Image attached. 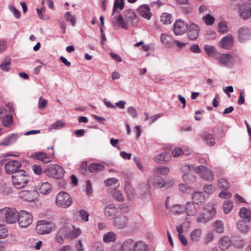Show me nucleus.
<instances>
[{"mask_svg": "<svg viewBox=\"0 0 251 251\" xmlns=\"http://www.w3.org/2000/svg\"><path fill=\"white\" fill-rule=\"evenodd\" d=\"M29 180V176L24 170H19L12 176V182L13 185L18 189L25 187Z\"/></svg>", "mask_w": 251, "mask_h": 251, "instance_id": "obj_1", "label": "nucleus"}, {"mask_svg": "<svg viewBox=\"0 0 251 251\" xmlns=\"http://www.w3.org/2000/svg\"><path fill=\"white\" fill-rule=\"evenodd\" d=\"M121 249L122 251H148L147 247L143 242H135L130 239L122 244Z\"/></svg>", "mask_w": 251, "mask_h": 251, "instance_id": "obj_2", "label": "nucleus"}, {"mask_svg": "<svg viewBox=\"0 0 251 251\" xmlns=\"http://www.w3.org/2000/svg\"><path fill=\"white\" fill-rule=\"evenodd\" d=\"M19 213L15 208L5 207L0 210V220H5L8 224L15 223Z\"/></svg>", "mask_w": 251, "mask_h": 251, "instance_id": "obj_3", "label": "nucleus"}, {"mask_svg": "<svg viewBox=\"0 0 251 251\" xmlns=\"http://www.w3.org/2000/svg\"><path fill=\"white\" fill-rule=\"evenodd\" d=\"M55 229L54 223L47 220L38 221L36 224V230L41 235L49 234Z\"/></svg>", "mask_w": 251, "mask_h": 251, "instance_id": "obj_4", "label": "nucleus"}, {"mask_svg": "<svg viewBox=\"0 0 251 251\" xmlns=\"http://www.w3.org/2000/svg\"><path fill=\"white\" fill-rule=\"evenodd\" d=\"M188 168L190 171H194L196 173L201 174V177L204 180L210 181L213 179L214 176L212 172L204 166H196L195 165H189Z\"/></svg>", "mask_w": 251, "mask_h": 251, "instance_id": "obj_5", "label": "nucleus"}, {"mask_svg": "<svg viewBox=\"0 0 251 251\" xmlns=\"http://www.w3.org/2000/svg\"><path fill=\"white\" fill-rule=\"evenodd\" d=\"M55 203L59 207L67 208L72 205L73 200L67 193L61 192L56 197Z\"/></svg>", "mask_w": 251, "mask_h": 251, "instance_id": "obj_6", "label": "nucleus"}, {"mask_svg": "<svg viewBox=\"0 0 251 251\" xmlns=\"http://www.w3.org/2000/svg\"><path fill=\"white\" fill-rule=\"evenodd\" d=\"M45 173L49 177L59 179L63 177L64 170L58 165L51 164L46 169Z\"/></svg>", "mask_w": 251, "mask_h": 251, "instance_id": "obj_7", "label": "nucleus"}, {"mask_svg": "<svg viewBox=\"0 0 251 251\" xmlns=\"http://www.w3.org/2000/svg\"><path fill=\"white\" fill-rule=\"evenodd\" d=\"M17 221L20 226L27 227L32 223L33 217L29 212L23 210L19 214Z\"/></svg>", "mask_w": 251, "mask_h": 251, "instance_id": "obj_8", "label": "nucleus"}, {"mask_svg": "<svg viewBox=\"0 0 251 251\" xmlns=\"http://www.w3.org/2000/svg\"><path fill=\"white\" fill-rule=\"evenodd\" d=\"M37 191L33 189L31 190H22L19 193V197L23 200L31 202L37 199L38 197Z\"/></svg>", "mask_w": 251, "mask_h": 251, "instance_id": "obj_9", "label": "nucleus"}, {"mask_svg": "<svg viewBox=\"0 0 251 251\" xmlns=\"http://www.w3.org/2000/svg\"><path fill=\"white\" fill-rule=\"evenodd\" d=\"M188 24L181 20H177L174 24L173 31L175 35L184 34L187 31Z\"/></svg>", "mask_w": 251, "mask_h": 251, "instance_id": "obj_10", "label": "nucleus"}, {"mask_svg": "<svg viewBox=\"0 0 251 251\" xmlns=\"http://www.w3.org/2000/svg\"><path fill=\"white\" fill-rule=\"evenodd\" d=\"M21 163L17 160H11L6 163L4 165L5 172L7 174H14L17 172L21 168Z\"/></svg>", "mask_w": 251, "mask_h": 251, "instance_id": "obj_11", "label": "nucleus"}, {"mask_svg": "<svg viewBox=\"0 0 251 251\" xmlns=\"http://www.w3.org/2000/svg\"><path fill=\"white\" fill-rule=\"evenodd\" d=\"M30 157L38 160L45 164L51 162L52 158V155L47 154L46 153L42 151L33 152L30 155Z\"/></svg>", "mask_w": 251, "mask_h": 251, "instance_id": "obj_12", "label": "nucleus"}, {"mask_svg": "<svg viewBox=\"0 0 251 251\" xmlns=\"http://www.w3.org/2000/svg\"><path fill=\"white\" fill-rule=\"evenodd\" d=\"M216 59L221 65L224 66H228L230 64H232L233 63V57L229 53H220L217 56Z\"/></svg>", "mask_w": 251, "mask_h": 251, "instance_id": "obj_13", "label": "nucleus"}, {"mask_svg": "<svg viewBox=\"0 0 251 251\" xmlns=\"http://www.w3.org/2000/svg\"><path fill=\"white\" fill-rule=\"evenodd\" d=\"M188 36L191 40L197 39L200 32V27L197 24L191 23L187 26Z\"/></svg>", "mask_w": 251, "mask_h": 251, "instance_id": "obj_14", "label": "nucleus"}, {"mask_svg": "<svg viewBox=\"0 0 251 251\" xmlns=\"http://www.w3.org/2000/svg\"><path fill=\"white\" fill-rule=\"evenodd\" d=\"M239 13L241 17L248 19L251 17V3H246L239 7Z\"/></svg>", "mask_w": 251, "mask_h": 251, "instance_id": "obj_15", "label": "nucleus"}, {"mask_svg": "<svg viewBox=\"0 0 251 251\" xmlns=\"http://www.w3.org/2000/svg\"><path fill=\"white\" fill-rule=\"evenodd\" d=\"M234 44V38L232 35L227 34L224 37L219 43L221 48L226 50H230Z\"/></svg>", "mask_w": 251, "mask_h": 251, "instance_id": "obj_16", "label": "nucleus"}, {"mask_svg": "<svg viewBox=\"0 0 251 251\" xmlns=\"http://www.w3.org/2000/svg\"><path fill=\"white\" fill-rule=\"evenodd\" d=\"M237 34L239 40L244 42L251 37V29L248 27L243 26L238 29Z\"/></svg>", "mask_w": 251, "mask_h": 251, "instance_id": "obj_17", "label": "nucleus"}, {"mask_svg": "<svg viewBox=\"0 0 251 251\" xmlns=\"http://www.w3.org/2000/svg\"><path fill=\"white\" fill-rule=\"evenodd\" d=\"M125 18L127 23L132 26H136L139 23L137 15L132 10L126 11Z\"/></svg>", "mask_w": 251, "mask_h": 251, "instance_id": "obj_18", "label": "nucleus"}, {"mask_svg": "<svg viewBox=\"0 0 251 251\" xmlns=\"http://www.w3.org/2000/svg\"><path fill=\"white\" fill-rule=\"evenodd\" d=\"M127 217L124 215L116 217L114 221V225L119 229L125 228L127 226Z\"/></svg>", "mask_w": 251, "mask_h": 251, "instance_id": "obj_19", "label": "nucleus"}, {"mask_svg": "<svg viewBox=\"0 0 251 251\" xmlns=\"http://www.w3.org/2000/svg\"><path fill=\"white\" fill-rule=\"evenodd\" d=\"M171 159V155L169 152H162L154 157V160L160 164L168 162Z\"/></svg>", "mask_w": 251, "mask_h": 251, "instance_id": "obj_20", "label": "nucleus"}, {"mask_svg": "<svg viewBox=\"0 0 251 251\" xmlns=\"http://www.w3.org/2000/svg\"><path fill=\"white\" fill-rule=\"evenodd\" d=\"M139 14L142 17L150 20L152 16L150 8L148 5H142L138 8Z\"/></svg>", "mask_w": 251, "mask_h": 251, "instance_id": "obj_21", "label": "nucleus"}, {"mask_svg": "<svg viewBox=\"0 0 251 251\" xmlns=\"http://www.w3.org/2000/svg\"><path fill=\"white\" fill-rule=\"evenodd\" d=\"M117 211V209L114 206L109 204L105 207L104 214L107 219L111 220L115 217Z\"/></svg>", "mask_w": 251, "mask_h": 251, "instance_id": "obj_22", "label": "nucleus"}, {"mask_svg": "<svg viewBox=\"0 0 251 251\" xmlns=\"http://www.w3.org/2000/svg\"><path fill=\"white\" fill-rule=\"evenodd\" d=\"M18 137L19 136L17 133L9 134L3 139V140L0 143V145L5 147L9 146L12 143L15 142Z\"/></svg>", "mask_w": 251, "mask_h": 251, "instance_id": "obj_23", "label": "nucleus"}, {"mask_svg": "<svg viewBox=\"0 0 251 251\" xmlns=\"http://www.w3.org/2000/svg\"><path fill=\"white\" fill-rule=\"evenodd\" d=\"M231 246V241L227 236H223L219 242V248L223 251L228 250Z\"/></svg>", "mask_w": 251, "mask_h": 251, "instance_id": "obj_24", "label": "nucleus"}, {"mask_svg": "<svg viewBox=\"0 0 251 251\" xmlns=\"http://www.w3.org/2000/svg\"><path fill=\"white\" fill-rule=\"evenodd\" d=\"M38 191L43 195H48L51 191V186L48 182L42 183L38 186Z\"/></svg>", "mask_w": 251, "mask_h": 251, "instance_id": "obj_25", "label": "nucleus"}, {"mask_svg": "<svg viewBox=\"0 0 251 251\" xmlns=\"http://www.w3.org/2000/svg\"><path fill=\"white\" fill-rule=\"evenodd\" d=\"M193 201L198 205L203 204L205 201V198L202 193L195 192L192 195Z\"/></svg>", "mask_w": 251, "mask_h": 251, "instance_id": "obj_26", "label": "nucleus"}, {"mask_svg": "<svg viewBox=\"0 0 251 251\" xmlns=\"http://www.w3.org/2000/svg\"><path fill=\"white\" fill-rule=\"evenodd\" d=\"M201 234L202 231L201 229H195L190 234V239L193 242H198L200 240Z\"/></svg>", "mask_w": 251, "mask_h": 251, "instance_id": "obj_27", "label": "nucleus"}, {"mask_svg": "<svg viewBox=\"0 0 251 251\" xmlns=\"http://www.w3.org/2000/svg\"><path fill=\"white\" fill-rule=\"evenodd\" d=\"M185 209L187 214L189 216L195 215L199 210V209L195 206L193 202H187Z\"/></svg>", "mask_w": 251, "mask_h": 251, "instance_id": "obj_28", "label": "nucleus"}, {"mask_svg": "<svg viewBox=\"0 0 251 251\" xmlns=\"http://www.w3.org/2000/svg\"><path fill=\"white\" fill-rule=\"evenodd\" d=\"M239 215L240 217L245 222H249L251 220V212L246 208H241Z\"/></svg>", "mask_w": 251, "mask_h": 251, "instance_id": "obj_29", "label": "nucleus"}, {"mask_svg": "<svg viewBox=\"0 0 251 251\" xmlns=\"http://www.w3.org/2000/svg\"><path fill=\"white\" fill-rule=\"evenodd\" d=\"M148 182H152L154 185L159 188H162L165 185L164 180L159 176L151 177L148 179Z\"/></svg>", "mask_w": 251, "mask_h": 251, "instance_id": "obj_30", "label": "nucleus"}, {"mask_svg": "<svg viewBox=\"0 0 251 251\" xmlns=\"http://www.w3.org/2000/svg\"><path fill=\"white\" fill-rule=\"evenodd\" d=\"M152 172L156 175L166 176L170 172V170L167 167L159 166L154 168L152 170Z\"/></svg>", "mask_w": 251, "mask_h": 251, "instance_id": "obj_31", "label": "nucleus"}, {"mask_svg": "<svg viewBox=\"0 0 251 251\" xmlns=\"http://www.w3.org/2000/svg\"><path fill=\"white\" fill-rule=\"evenodd\" d=\"M116 239V235L112 231L104 234L103 236V241L106 243L114 242Z\"/></svg>", "mask_w": 251, "mask_h": 251, "instance_id": "obj_32", "label": "nucleus"}, {"mask_svg": "<svg viewBox=\"0 0 251 251\" xmlns=\"http://www.w3.org/2000/svg\"><path fill=\"white\" fill-rule=\"evenodd\" d=\"M104 183L107 186H111L113 189H117L120 185L117 179L112 177L109 178L105 180Z\"/></svg>", "mask_w": 251, "mask_h": 251, "instance_id": "obj_33", "label": "nucleus"}, {"mask_svg": "<svg viewBox=\"0 0 251 251\" xmlns=\"http://www.w3.org/2000/svg\"><path fill=\"white\" fill-rule=\"evenodd\" d=\"M104 167L103 165L99 163H92L89 165L88 170L91 173H96L98 171H102Z\"/></svg>", "mask_w": 251, "mask_h": 251, "instance_id": "obj_34", "label": "nucleus"}, {"mask_svg": "<svg viewBox=\"0 0 251 251\" xmlns=\"http://www.w3.org/2000/svg\"><path fill=\"white\" fill-rule=\"evenodd\" d=\"M2 125L6 127L9 128L12 126L13 123V117L11 115L4 116L2 119Z\"/></svg>", "mask_w": 251, "mask_h": 251, "instance_id": "obj_35", "label": "nucleus"}, {"mask_svg": "<svg viewBox=\"0 0 251 251\" xmlns=\"http://www.w3.org/2000/svg\"><path fill=\"white\" fill-rule=\"evenodd\" d=\"M172 153L174 157H178L184 154H189L190 151L188 150L183 151L180 148H176L172 151Z\"/></svg>", "mask_w": 251, "mask_h": 251, "instance_id": "obj_36", "label": "nucleus"}, {"mask_svg": "<svg viewBox=\"0 0 251 251\" xmlns=\"http://www.w3.org/2000/svg\"><path fill=\"white\" fill-rule=\"evenodd\" d=\"M160 21L164 24H170L173 21L172 16L168 13H164L161 16Z\"/></svg>", "mask_w": 251, "mask_h": 251, "instance_id": "obj_37", "label": "nucleus"}, {"mask_svg": "<svg viewBox=\"0 0 251 251\" xmlns=\"http://www.w3.org/2000/svg\"><path fill=\"white\" fill-rule=\"evenodd\" d=\"M125 189L129 200H131L134 197L133 190L131 186L128 183H126Z\"/></svg>", "mask_w": 251, "mask_h": 251, "instance_id": "obj_38", "label": "nucleus"}, {"mask_svg": "<svg viewBox=\"0 0 251 251\" xmlns=\"http://www.w3.org/2000/svg\"><path fill=\"white\" fill-rule=\"evenodd\" d=\"M206 53L209 56H213L217 52L216 48L212 46L205 45L203 48Z\"/></svg>", "mask_w": 251, "mask_h": 251, "instance_id": "obj_39", "label": "nucleus"}, {"mask_svg": "<svg viewBox=\"0 0 251 251\" xmlns=\"http://www.w3.org/2000/svg\"><path fill=\"white\" fill-rule=\"evenodd\" d=\"M10 59L9 58H5L0 65V68L3 71L8 72L10 68Z\"/></svg>", "mask_w": 251, "mask_h": 251, "instance_id": "obj_40", "label": "nucleus"}, {"mask_svg": "<svg viewBox=\"0 0 251 251\" xmlns=\"http://www.w3.org/2000/svg\"><path fill=\"white\" fill-rule=\"evenodd\" d=\"M116 22L118 25L122 28L127 29L128 28L127 24L126 22L121 15H119L118 17H115Z\"/></svg>", "mask_w": 251, "mask_h": 251, "instance_id": "obj_41", "label": "nucleus"}, {"mask_svg": "<svg viewBox=\"0 0 251 251\" xmlns=\"http://www.w3.org/2000/svg\"><path fill=\"white\" fill-rule=\"evenodd\" d=\"M73 230L72 231H70V238L75 239L78 237L81 233V229L78 227H75V226H73Z\"/></svg>", "mask_w": 251, "mask_h": 251, "instance_id": "obj_42", "label": "nucleus"}, {"mask_svg": "<svg viewBox=\"0 0 251 251\" xmlns=\"http://www.w3.org/2000/svg\"><path fill=\"white\" fill-rule=\"evenodd\" d=\"M182 178L188 184H192L196 181V177L189 173L184 174L182 176Z\"/></svg>", "mask_w": 251, "mask_h": 251, "instance_id": "obj_43", "label": "nucleus"}, {"mask_svg": "<svg viewBox=\"0 0 251 251\" xmlns=\"http://www.w3.org/2000/svg\"><path fill=\"white\" fill-rule=\"evenodd\" d=\"M124 0H116L114 2L112 15H114L117 9L122 10L124 7Z\"/></svg>", "mask_w": 251, "mask_h": 251, "instance_id": "obj_44", "label": "nucleus"}, {"mask_svg": "<svg viewBox=\"0 0 251 251\" xmlns=\"http://www.w3.org/2000/svg\"><path fill=\"white\" fill-rule=\"evenodd\" d=\"M203 138L205 140L206 143L210 146H212L215 144L214 138L209 133H205L203 135Z\"/></svg>", "mask_w": 251, "mask_h": 251, "instance_id": "obj_45", "label": "nucleus"}, {"mask_svg": "<svg viewBox=\"0 0 251 251\" xmlns=\"http://www.w3.org/2000/svg\"><path fill=\"white\" fill-rule=\"evenodd\" d=\"M171 210L175 214H179L184 212L185 209L184 206L181 204H176L172 207Z\"/></svg>", "mask_w": 251, "mask_h": 251, "instance_id": "obj_46", "label": "nucleus"}, {"mask_svg": "<svg viewBox=\"0 0 251 251\" xmlns=\"http://www.w3.org/2000/svg\"><path fill=\"white\" fill-rule=\"evenodd\" d=\"M233 203L230 201H226L223 204V210L225 214L229 213L233 208Z\"/></svg>", "mask_w": 251, "mask_h": 251, "instance_id": "obj_47", "label": "nucleus"}, {"mask_svg": "<svg viewBox=\"0 0 251 251\" xmlns=\"http://www.w3.org/2000/svg\"><path fill=\"white\" fill-rule=\"evenodd\" d=\"M58 233L65 239L70 238V230L67 227H63L61 228L59 230Z\"/></svg>", "mask_w": 251, "mask_h": 251, "instance_id": "obj_48", "label": "nucleus"}, {"mask_svg": "<svg viewBox=\"0 0 251 251\" xmlns=\"http://www.w3.org/2000/svg\"><path fill=\"white\" fill-rule=\"evenodd\" d=\"M219 31L220 33L224 34L228 31V27L227 26L226 22L221 21L219 23Z\"/></svg>", "mask_w": 251, "mask_h": 251, "instance_id": "obj_49", "label": "nucleus"}, {"mask_svg": "<svg viewBox=\"0 0 251 251\" xmlns=\"http://www.w3.org/2000/svg\"><path fill=\"white\" fill-rule=\"evenodd\" d=\"M202 19L204 21L205 24L208 25H212L215 21V18L209 14L204 16Z\"/></svg>", "mask_w": 251, "mask_h": 251, "instance_id": "obj_50", "label": "nucleus"}, {"mask_svg": "<svg viewBox=\"0 0 251 251\" xmlns=\"http://www.w3.org/2000/svg\"><path fill=\"white\" fill-rule=\"evenodd\" d=\"M215 229L218 233H222L224 231L223 224L221 221H216L214 223Z\"/></svg>", "mask_w": 251, "mask_h": 251, "instance_id": "obj_51", "label": "nucleus"}, {"mask_svg": "<svg viewBox=\"0 0 251 251\" xmlns=\"http://www.w3.org/2000/svg\"><path fill=\"white\" fill-rule=\"evenodd\" d=\"M218 186L221 188H227L229 187L228 181L225 178H221L218 181Z\"/></svg>", "mask_w": 251, "mask_h": 251, "instance_id": "obj_52", "label": "nucleus"}, {"mask_svg": "<svg viewBox=\"0 0 251 251\" xmlns=\"http://www.w3.org/2000/svg\"><path fill=\"white\" fill-rule=\"evenodd\" d=\"M77 213L83 221L85 222L88 221L89 214L87 211L83 209H81L77 211Z\"/></svg>", "mask_w": 251, "mask_h": 251, "instance_id": "obj_53", "label": "nucleus"}, {"mask_svg": "<svg viewBox=\"0 0 251 251\" xmlns=\"http://www.w3.org/2000/svg\"><path fill=\"white\" fill-rule=\"evenodd\" d=\"M8 236L7 229L2 225H0V239H3Z\"/></svg>", "mask_w": 251, "mask_h": 251, "instance_id": "obj_54", "label": "nucleus"}, {"mask_svg": "<svg viewBox=\"0 0 251 251\" xmlns=\"http://www.w3.org/2000/svg\"><path fill=\"white\" fill-rule=\"evenodd\" d=\"M237 228L243 233H246L248 231V227L243 222H239L237 224Z\"/></svg>", "mask_w": 251, "mask_h": 251, "instance_id": "obj_55", "label": "nucleus"}, {"mask_svg": "<svg viewBox=\"0 0 251 251\" xmlns=\"http://www.w3.org/2000/svg\"><path fill=\"white\" fill-rule=\"evenodd\" d=\"M66 20L70 21L73 25H75V17L72 16L70 12H67L65 15Z\"/></svg>", "mask_w": 251, "mask_h": 251, "instance_id": "obj_56", "label": "nucleus"}, {"mask_svg": "<svg viewBox=\"0 0 251 251\" xmlns=\"http://www.w3.org/2000/svg\"><path fill=\"white\" fill-rule=\"evenodd\" d=\"M128 113L133 118H135L138 116V113L136 109L133 106H129L127 108Z\"/></svg>", "mask_w": 251, "mask_h": 251, "instance_id": "obj_57", "label": "nucleus"}, {"mask_svg": "<svg viewBox=\"0 0 251 251\" xmlns=\"http://www.w3.org/2000/svg\"><path fill=\"white\" fill-rule=\"evenodd\" d=\"M113 197L114 199L117 200L119 201H124L123 195L119 191H116L114 192L113 195Z\"/></svg>", "mask_w": 251, "mask_h": 251, "instance_id": "obj_58", "label": "nucleus"}, {"mask_svg": "<svg viewBox=\"0 0 251 251\" xmlns=\"http://www.w3.org/2000/svg\"><path fill=\"white\" fill-rule=\"evenodd\" d=\"M204 191L208 194H212L215 191V188L212 185H205L204 186Z\"/></svg>", "mask_w": 251, "mask_h": 251, "instance_id": "obj_59", "label": "nucleus"}, {"mask_svg": "<svg viewBox=\"0 0 251 251\" xmlns=\"http://www.w3.org/2000/svg\"><path fill=\"white\" fill-rule=\"evenodd\" d=\"M232 194L227 192L226 189L223 190L219 194V196L221 198L227 199L231 197Z\"/></svg>", "mask_w": 251, "mask_h": 251, "instance_id": "obj_60", "label": "nucleus"}, {"mask_svg": "<svg viewBox=\"0 0 251 251\" xmlns=\"http://www.w3.org/2000/svg\"><path fill=\"white\" fill-rule=\"evenodd\" d=\"M64 124L62 123L61 121H58L56 122L53 124L50 127V129H56L57 128H61L62 127L64 126Z\"/></svg>", "mask_w": 251, "mask_h": 251, "instance_id": "obj_61", "label": "nucleus"}, {"mask_svg": "<svg viewBox=\"0 0 251 251\" xmlns=\"http://www.w3.org/2000/svg\"><path fill=\"white\" fill-rule=\"evenodd\" d=\"M32 170L33 172L37 175H40L42 172V170L40 165L34 164L32 166Z\"/></svg>", "mask_w": 251, "mask_h": 251, "instance_id": "obj_62", "label": "nucleus"}, {"mask_svg": "<svg viewBox=\"0 0 251 251\" xmlns=\"http://www.w3.org/2000/svg\"><path fill=\"white\" fill-rule=\"evenodd\" d=\"M47 105V100L45 99H42L41 97L39 100L38 107L40 109H44Z\"/></svg>", "mask_w": 251, "mask_h": 251, "instance_id": "obj_63", "label": "nucleus"}, {"mask_svg": "<svg viewBox=\"0 0 251 251\" xmlns=\"http://www.w3.org/2000/svg\"><path fill=\"white\" fill-rule=\"evenodd\" d=\"M10 9L13 12V14L16 18L19 19L20 18L21 12L15 7L11 6L10 7Z\"/></svg>", "mask_w": 251, "mask_h": 251, "instance_id": "obj_64", "label": "nucleus"}]
</instances>
